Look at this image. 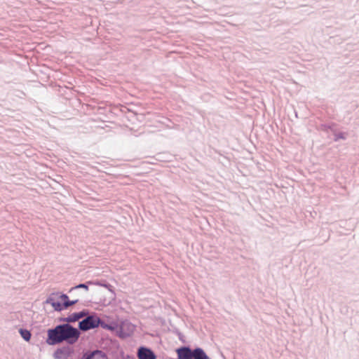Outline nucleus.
Instances as JSON below:
<instances>
[{
    "instance_id": "2",
    "label": "nucleus",
    "mask_w": 359,
    "mask_h": 359,
    "mask_svg": "<svg viewBox=\"0 0 359 359\" xmlns=\"http://www.w3.org/2000/svg\"><path fill=\"white\" fill-rule=\"evenodd\" d=\"M68 299V296L65 294H53L46 300V303L50 304L55 311H60L76 303V301H69Z\"/></svg>"
},
{
    "instance_id": "8",
    "label": "nucleus",
    "mask_w": 359,
    "mask_h": 359,
    "mask_svg": "<svg viewBox=\"0 0 359 359\" xmlns=\"http://www.w3.org/2000/svg\"><path fill=\"white\" fill-rule=\"evenodd\" d=\"M194 359H210L201 348H196L194 351Z\"/></svg>"
},
{
    "instance_id": "5",
    "label": "nucleus",
    "mask_w": 359,
    "mask_h": 359,
    "mask_svg": "<svg viewBox=\"0 0 359 359\" xmlns=\"http://www.w3.org/2000/svg\"><path fill=\"white\" fill-rule=\"evenodd\" d=\"M72 351L70 348L69 347H62L60 348H57L53 356L55 359H68Z\"/></svg>"
},
{
    "instance_id": "6",
    "label": "nucleus",
    "mask_w": 359,
    "mask_h": 359,
    "mask_svg": "<svg viewBox=\"0 0 359 359\" xmlns=\"http://www.w3.org/2000/svg\"><path fill=\"white\" fill-rule=\"evenodd\" d=\"M81 359H108V358L104 353L97 350L86 353Z\"/></svg>"
},
{
    "instance_id": "7",
    "label": "nucleus",
    "mask_w": 359,
    "mask_h": 359,
    "mask_svg": "<svg viewBox=\"0 0 359 359\" xmlns=\"http://www.w3.org/2000/svg\"><path fill=\"white\" fill-rule=\"evenodd\" d=\"M178 359H193L194 358V351L191 352L190 348L187 347H183L177 349V351Z\"/></svg>"
},
{
    "instance_id": "11",
    "label": "nucleus",
    "mask_w": 359,
    "mask_h": 359,
    "mask_svg": "<svg viewBox=\"0 0 359 359\" xmlns=\"http://www.w3.org/2000/svg\"><path fill=\"white\" fill-rule=\"evenodd\" d=\"M83 316V314L82 313H80L77 314L76 318L75 320H77V319H79V318H81Z\"/></svg>"
},
{
    "instance_id": "4",
    "label": "nucleus",
    "mask_w": 359,
    "mask_h": 359,
    "mask_svg": "<svg viewBox=\"0 0 359 359\" xmlns=\"http://www.w3.org/2000/svg\"><path fill=\"white\" fill-rule=\"evenodd\" d=\"M138 359H156L154 353L149 348L140 347L137 351Z\"/></svg>"
},
{
    "instance_id": "10",
    "label": "nucleus",
    "mask_w": 359,
    "mask_h": 359,
    "mask_svg": "<svg viewBox=\"0 0 359 359\" xmlns=\"http://www.w3.org/2000/svg\"><path fill=\"white\" fill-rule=\"evenodd\" d=\"M77 287H79V288H84L86 290H88V286L86 285L85 284H80L77 286Z\"/></svg>"
},
{
    "instance_id": "9",
    "label": "nucleus",
    "mask_w": 359,
    "mask_h": 359,
    "mask_svg": "<svg viewBox=\"0 0 359 359\" xmlns=\"http://www.w3.org/2000/svg\"><path fill=\"white\" fill-rule=\"evenodd\" d=\"M20 334H21L22 337L25 340L29 341L30 339V338H31V333L28 330H20Z\"/></svg>"
},
{
    "instance_id": "3",
    "label": "nucleus",
    "mask_w": 359,
    "mask_h": 359,
    "mask_svg": "<svg viewBox=\"0 0 359 359\" xmlns=\"http://www.w3.org/2000/svg\"><path fill=\"white\" fill-rule=\"evenodd\" d=\"M100 319L96 316L87 317L79 323V328L82 330H88L99 326Z\"/></svg>"
},
{
    "instance_id": "1",
    "label": "nucleus",
    "mask_w": 359,
    "mask_h": 359,
    "mask_svg": "<svg viewBox=\"0 0 359 359\" xmlns=\"http://www.w3.org/2000/svg\"><path fill=\"white\" fill-rule=\"evenodd\" d=\"M47 334L46 343L49 345L57 344L64 341L73 344L78 341L80 332L69 324H63L48 330Z\"/></svg>"
}]
</instances>
